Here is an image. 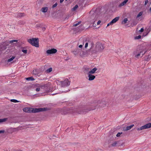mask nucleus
Returning a JSON list of instances; mask_svg holds the SVG:
<instances>
[{
    "instance_id": "f257e3e1",
    "label": "nucleus",
    "mask_w": 151,
    "mask_h": 151,
    "mask_svg": "<svg viewBox=\"0 0 151 151\" xmlns=\"http://www.w3.org/2000/svg\"><path fill=\"white\" fill-rule=\"evenodd\" d=\"M106 102L104 101H96L87 104L82 106L76 110V112L78 114H86L89 111L95 110L99 107L103 108L106 106Z\"/></svg>"
},
{
    "instance_id": "f03ea898",
    "label": "nucleus",
    "mask_w": 151,
    "mask_h": 151,
    "mask_svg": "<svg viewBox=\"0 0 151 151\" xmlns=\"http://www.w3.org/2000/svg\"><path fill=\"white\" fill-rule=\"evenodd\" d=\"M104 49V45L100 42H97L96 43L95 46H94L93 44L92 45L89 50V54L92 55L93 54H96L101 52Z\"/></svg>"
},
{
    "instance_id": "7ed1b4c3",
    "label": "nucleus",
    "mask_w": 151,
    "mask_h": 151,
    "mask_svg": "<svg viewBox=\"0 0 151 151\" xmlns=\"http://www.w3.org/2000/svg\"><path fill=\"white\" fill-rule=\"evenodd\" d=\"M147 51L144 50V49L141 47H139L134 52V54L135 55V57L138 58L141 54H142V56L144 55Z\"/></svg>"
},
{
    "instance_id": "20e7f679",
    "label": "nucleus",
    "mask_w": 151,
    "mask_h": 151,
    "mask_svg": "<svg viewBox=\"0 0 151 151\" xmlns=\"http://www.w3.org/2000/svg\"><path fill=\"white\" fill-rule=\"evenodd\" d=\"M28 41L33 46L36 47H39V40L38 38H32L28 40Z\"/></svg>"
},
{
    "instance_id": "39448f33",
    "label": "nucleus",
    "mask_w": 151,
    "mask_h": 151,
    "mask_svg": "<svg viewBox=\"0 0 151 151\" xmlns=\"http://www.w3.org/2000/svg\"><path fill=\"white\" fill-rule=\"evenodd\" d=\"M49 109V108H32V109H31V113H36L40 112H42L47 111Z\"/></svg>"
},
{
    "instance_id": "423d86ee",
    "label": "nucleus",
    "mask_w": 151,
    "mask_h": 151,
    "mask_svg": "<svg viewBox=\"0 0 151 151\" xmlns=\"http://www.w3.org/2000/svg\"><path fill=\"white\" fill-rule=\"evenodd\" d=\"M91 16V18L93 20V22L94 23L96 20H97L98 17V15L97 13L96 12H94L93 11H91L90 12Z\"/></svg>"
},
{
    "instance_id": "0eeeda50",
    "label": "nucleus",
    "mask_w": 151,
    "mask_h": 151,
    "mask_svg": "<svg viewBox=\"0 0 151 151\" xmlns=\"http://www.w3.org/2000/svg\"><path fill=\"white\" fill-rule=\"evenodd\" d=\"M150 127H151V123H149L142 126L140 128H137V131H139V130H142L144 129H148Z\"/></svg>"
},
{
    "instance_id": "6e6552de",
    "label": "nucleus",
    "mask_w": 151,
    "mask_h": 151,
    "mask_svg": "<svg viewBox=\"0 0 151 151\" xmlns=\"http://www.w3.org/2000/svg\"><path fill=\"white\" fill-rule=\"evenodd\" d=\"M9 45V42H3L0 44V48L2 50H5L7 46Z\"/></svg>"
},
{
    "instance_id": "1a4fd4ad",
    "label": "nucleus",
    "mask_w": 151,
    "mask_h": 151,
    "mask_svg": "<svg viewBox=\"0 0 151 151\" xmlns=\"http://www.w3.org/2000/svg\"><path fill=\"white\" fill-rule=\"evenodd\" d=\"M61 84L62 86H67L70 84V82L68 81V79H65L63 81L61 82Z\"/></svg>"
},
{
    "instance_id": "9d476101",
    "label": "nucleus",
    "mask_w": 151,
    "mask_h": 151,
    "mask_svg": "<svg viewBox=\"0 0 151 151\" xmlns=\"http://www.w3.org/2000/svg\"><path fill=\"white\" fill-rule=\"evenodd\" d=\"M57 50L55 48H52L50 50H47L46 51V53L48 54V55L49 54H53L56 53L57 52Z\"/></svg>"
},
{
    "instance_id": "9b49d317",
    "label": "nucleus",
    "mask_w": 151,
    "mask_h": 151,
    "mask_svg": "<svg viewBox=\"0 0 151 151\" xmlns=\"http://www.w3.org/2000/svg\"><path fill=\"white\" fill-rule=\"evenodd\" d=\"M114 136L113 133H112L111 134H110L109 136L110 139L108 141V144L111 143L114 139Z\"/></svg>"
},
{
    "instance_id": "f8f14e48",
    "label": "nucleus",
    "mask_w": 151,
    "mask_h": 151,
    "mask_svg": "<svg viewBox=\"0 0 151 151\" xmlns=\"http://www.w3.org/2000/svg\"><path fill=\"white\" fill-rule=\"evenodd\" d=\"M88 80L89 81H92L96 77V76L93 75H92V74L88 73Z\"/></svg>"
},
{
    "instance_id": "ddd939ff",
    "label": "nucleus",
    "mask_w": 151,
    "mask_h": 151,
    "mask_svg": "<svg viewBox=\"0 0 151 151\" xmlns=\"http://www.w3.org/2000/svg\"><path fill=\"white\" fill-rule=\"evenodd\" d=\"M120 141H115L112 143L111 144V145L112 147H116L117 146H120L119 144Z\"/></svg>"
},
{
    "instance_id": "4468645a",
    "label": "nucleus",
    "mask_w": 151,
    "mask_h": 151,
    "mask_svg": "<svg viewBox=\"0 0 151 151\" xmlns=\"http://www.w3.org/2000/svg\"><path fill=\"white\" fill-rule=\"evenodd\" d=\"M32 108L26 107L23 109V111L26 112L31 113V109Z\"/></svg>"
},
{
    "instance_id": "2eb2a0df",
    "label": "nucleus",
    "mask_w": 151,
    "mask_h": 151,
    "mask_svg": "<svg viewBox=\"0 0 151 151\" xmlns=\"http://www.w3.org/2000/svg\"><path fill=\"white\" fill-rule=\"evenodd\" d=\"M124 98L127 101H129L131 100V99H132V94H130L129 95V96H125L124 97Z\"/></svg>"
},
{
    "instance_id": "dca6fc26",
    "label": "nucleus",
    "mask_w": 151,
    "mask_h": 151,
    "mask_svg": "<svg viewBox=\"0 0 151 151\" xmlns=\"http://www.w3.org/2000/svg\"><path fill=\"white\" fill-rule=\"evenodd\" d=\"M134 126V125L133 124L129 126H127L125 128V129L124 128L123 130L124 131H127L130 129Z\"/></svg>"
},
{
    "instance_id": "f3484780",
    "label": "nucleus",
    "mask_w": 151,
    "mask_h": 151,
    "mask_svg": "<svg viewBox=\"0 0 151 151\" xmlns=\"http://www.w3.org/2000/svg\"><path fill=\"white\" fill-rule=\"evenodd\" d=\"M89 38H87L85 39V40H84V42H86L85 45V48H86L87 47L88 45V42H89Z\"/></svg>"
},
{
    "instance_id": "a211bd4d",
    "label": "nucleus",
    "mask_w": 151,
    "mask_h": 151,
    "mask_svg": "<svg viewBox=\"0 0 151 151\" xmlns=\"http://www.w3.org/2000/svg\"><path fill=\"white\" fill-rule=\"evenodd\" d=\"M49 86V84L48 83L46 84L42 85L41 84V88L43 89H47Z\"/></svg>"
},
{
    "instance_id": "6ab92c4d",
    "label": "nucleus",
    "mask_w": 151,
    "mask_h": 151,
    "mask_svg": "<svg viewBox=\"0 0 151 151\" xmlns=\"http://www.w3.org/2000/svg\"><path fill=\"white\" fill-rule=\"evenodd\" d=\"M48 9V7H42L41 9V11L43 13L46 12Z\"/></svg>"
},
{
    "instance_id": "aec40b11",
    "label": "nucleus",
    "mask_w": 151,
    "mask_h": 151,
    "mask_svg": "<svg viewBox=\"0 0 151 151\" xmlns=\"http://www.w3.org/2000/svg\"><path fill=\"white\" fill-rule=\"evenodd\" d=\"M97 69L96 68H93L91 70L89 71L88 73H89L90 74H94L96 72V71L97 70Z\"/></svg>"
},
{
    "instance_id": "412c9836",
    "label": "nucleus",
    "mask_w": 151,
    "mask_h": 151,
    "mask_svg": "<svg viewBox=\"0 0 151 151\" xmlns=\"http://www.w3.org/2000/svg\"><path fill=\"white\" fill-rule=\"evenodd\" d=\"M119 17H116L111 21V23H112L113 24L114 23H116L117 21L119 20Z\"/></svg>"
},
{
    "instance_id": "4be33fe9",
    "label": "nucleus",
    "mask_w": 151,
    "mask_h": 151,
    "mask_svg": "<svg viewBox=\"0 0 151 151\" xmlns=\"http://www.w3.org/2000/svg\"><path fill=\"white\" fill-rule=\"evenodd\" d=\"M79 52V50L78 48L75 49L73 51H72L73 53L75 55H77L78 54Z\"/></svg>"
},
{
    "instance_id": "5701e85b",
    "label": "nucleus",
    "mask_w": 151,
    "mask_h": 151,
    "mask_svg": "<svg viewBox=\"0 0 151 151\" xmlns=\"http://www.w3.org/2000/svg\"><path fill=\"white\" fill-rule=\"evenodd\" d=\"M128 0H124V1H123L119 5V7H121L124 5L128 1Z\"/></svg>"
},
{
    "instance_id": "b1692460",
    "label": "nucleus",
    "mask_w": 151,
    "mask_h": 151,
    "mask_svg": "<svg viewBox=\"0 0 151 151\" xmlns=\"http://www.w3.org/2000/svg\"><path fill=\"white\" fill-rule=\"evenodd\" d=\"M78 29L79 31H82L84 29V27L83 25H81L79 26Z\"/></svg>"
},
{
    "instance_id": "393cba45",
    "label": "nucleus",
    "mask_w": 151,
    "mask_h": 151,
    "mask_svg": "<svg viewBox=\"0 0 151 151\" xmlns=\"http://www.w3.org/2000/svg\"><path fill=\"white\" fill-rule=\"evenodd\" d=\"M26 80L27 81H29L30 80L33 81L35 80V79L32 77H30L25 78Z\"/></svg>"
},
{
    "instance_id": "a878e982",
    "label": "nucleus",
    "mask_w": 151,
    "mask_h": 151,
    "mask_svg": "<svg viewBox=\"0 0 151 151\" xmlns=\"http://www.w3.org/2000/svg\"><path fill=\"white\" fill-rule=\"evenodd\" d=\"M128 21L127 18H125L123 20L122 22V24H124L127 23V21Z\"/></svg>"
},
{
    "instance_id": "bb28decb",
    "label": "nucleus",
    "mask_w": 151,
    "mask_h": 151,
    "mask_svg": "<svg viewBox=\"0 0 151 151\" xmlns=\"http://www.w3.org/2000/svg\"><path fill=\"white\" fill-rule=\"evenodd\" d=\"M25 15L24 13H19L17 14V17H21L24 16Z\"/></svg>"
},
{
    "instance_id": "cd10ccee",
    "label": "nucleus",
    "mask_w": 151,
    "mask_h": 151,
    "mask_svg": "<svg viewBox=\"0 0 151 151\" xmlns=\"http://www.w3.org/2000/svg\"><path fill=\"white\" fill-rule=\"evenodd\" d=\"M7 118H4L2 119H0V123H2L3 122H4L7 121Z\"/></svg>"
},
{
    "instance_id": "c85d7f7f",
    "label": "nucleus",
    "mask_w": 151,
    "mask_h": 151,
    "mask_svg": "<svg viewBox=\"0 0 151 151\" xmlns=\"http://www.w3.org/2000/svg\"><path fill=\"white\" fill-rule=\"evenodd\" d=\"M85 71L86 72H89V71H90V70H91L90 68H88L87 67H86L84 68Z\"/></svg>"
},
{
    "instance_id": "c756f323",
    "label": "nucleus",
    "mask_w": 151,
    "mask_h": 151,
    "mask_svg": "<svg viewBox=\"0 0 151 151\" xmlns=\"http://www.w3.org/2000/svg\"><path fill=\"white\" fill-rule=\"evenodd\" d=\"M15 58V56H12L11 58L8 59V60H7V61L9 62H10L12 61V60H13V59H14Z\"/></svg>"
},
{
    "instance_id": "7c9ffc66",
    "label": "nucleus",
    "mask_w": 151,
    "mask_h": 151,
    "mask_svg": "<svg viewBox=\"0 0 151 151\" xmlns=\"http://www.w3.org/2000/svg\"><path fill=\"white\" fill-rule=\"evenodd\" d=\"M52 68H50L46 70V71L47 73H49L52 71Z\"/></svg>"
},
{
    "instance_id": "2f4dec72",
    "label": "nucleus",
    "mask_w": 151,
    "mask_h": 151,
    "mask_svg": "<svg viewBox=\"0 0 151 151\" xmlns=\"http://www.w3.org/2000/svg\"><path fill=\"white\" fill-rule=\"evenodd\" d=\"M143 12H139L137 16V18H138L141 16L143 14Z\"/></svg>"
},
{
    "instance_id": "473e14b6",
    "label": "nucleus",
    "mask_w": 151,
    "mask_h": 151,
    "mask_svg": "<svg viewBox=\"0 0 151 151\" xmlns=\"http://www.w3.org/2000/svg\"><path fill=\"white\" fill-rule=\"evenodd\" d=\"M81 23V21H80L79 22H77V23L75 24H74L73 26H74V27L77 26L78 25H79V24H80Z\"/></svg>"
},
{
    "instance_id": "72a5a7b5",
    "label": "nucleus",
    "mask_w": 151,
    "mask_h": 151,
    "mask_svg": "<svg viewBox=\"0 0 151 151\" xmlns=\"http://www.w3.org/2000/svg\"><path fill=\"white\" fill-rule=\"evenodd\" d=\"M18 42V40H13L10 41H9V43H10L11 44V43H13L14 42Z\"/></svg>"
},
{
    "instance_id": "f704fd0d",
    "label": "nucleus",
    "mask_w": 151,
    "mask_h": 151,
    "mask_svg": "<svg viewBox=\"0 0 151 151\" xmlns=\"http://www.w3.org/2000/svg\"><path fill=\"white\" fill-rule=\"evenodd\" d=\"M78 7V6L77 5H76L72 9L73 11H75Z\"/></svg>"
},
{
    "instance_id": "c9c22d12",
    "label": "nucleus",
    "mask_w": 151,
    "mask_h": 151,
    "mask_svg": "<svg viewBox=\"0 0 151 151\" xmlns=\"http://www.w3.org/2000/svg\"><path fill=\"white\" fill-rule=\"evenodd\" d=\"M11 102H14V103H17V102H19V101H18V100H16V99H12L11 100Z\"/></svg>"
},
{
    "instance_id": "e433bc0d",
    "label": "nucleus",
    "mask_w": 151,
    "mask_h": 151,
    "mask_svg": "<svg viewBox=\"0 0 151 151\" xmlns=\"http://www.w3.org/2000/svg\"><path fill=\"white\" fill-rule=\"evenodd\" d=\"M141 37V36L140 35H139L135 37H134V39L135 40H137L139 39H140Z\"/></svg>"
},
{
    "instance_id": "4c0bfd02",
    "label": "nucleus",
    "mask_w": 151,
    "mask_h": 151,
    "mask_svg": "<svg viewBox=\"0 0 151 151\" xmlns=\"http://www.w3.org/2000/svg\"><path fill=\"white\" fill-rule=\"evenodd\" d=\"M35 86L36 87H40L41 86V84L36 83L35 84Z\"/></svg>"
},
{
    "instance_id": "58836bf2",
    "label": "nucleus",
    "mask_w": 151,
    "mask_h": 151,
    "mask_svg": "<svg viewBox=\"0 0 151 151\" xmlns=\"http://www.w3.org/2000/svg\"><path fill=\"white\" fill-rule=\"evenodd\" d=\"M122 134V132H118L116 135L117 137H119L120 136L121 134Z\"/></svg>"
},
{
    "instance_id": "ea45409f",
    "label": "nucleus",
    "mask_w": 151,
    "mask_h": 151,
    "mask_svg": "<svg viewBox=\"0 0 151 151\" xmlns=\"http://www.w3.org/2000/svg\"><path fill=\"white\" fill-rule=\"evenodd\" d=\"M22 52H23L24 53H27V50H24V49H23V50H22Z\"/></svg>"
},
{
    "instance_id": "a19ab883",
    "label": "nucleus",
    "mask_w": 151,
    "mask_h": 151,
    "mask_svg": "<svg viewBox=\"0 0 151 151\" xmlns=\"http://www.w3.org/2000/svg\"><path fill=\"white\" fill-rule=\"evenodd\" d=\"M57 5V3L55 4L54 5H53L52 6V8H54L55 7H56Z\"/></svg>"
},
{
    "instance_id": "79ce46f5",
    "label": "nucleus",
    "mask_w": 151,
    "mask_h": 151,
    "mask_svg": "<svg viewBox=\"0 0 151 151\" xmlns=\"http://www.w3.org/2000/svg\"><path fill=\"white\" fill-rule=\"evenodd\" d=\"M113 23H111V21L110 22H109V23H108L107 25V27H108L110 25H112L113 24Z\"/></svg>"
},
{
    "instance_id": "37998d69",
    "label": "nucleus",
    "mask_w": 151,
    "mask_h": 151,
    "mask_svg": "<svg viewBox=\"0 0 151 151\" xmlns=\"http://www.w3.org/2000/svg\"><path fill=\"white\" fill-rule=\"evenodd\" d=\"M43 2V1L42 0H39L38 1V4H42Z\"/></svg>"
},
{
    "instance_id": "c03bdc74",
    "label": "nucleus",
    "mask_w": 151,
    "mask_h": 151,
    "mask_svg": "<svg viewBox=\"0 0 151 151\" xmlns=\"http://www.w3.org/2000/svg\"><path fill=\"white\" fill-rule=\"evenodd\" d=\"M40 88H37L36 89V91H40Z\"/></svg>"
},
{
    "instance_id": "a18cd8bd",
    "label": "nucleus",
    "mask_w": 151,
    "mask_h": 151,
    "mask_svg": "<svg viewBox=\"0 0 151 151\" xmlns=\"http://www.w3.org/2000/svg\"><path fill=\"white\" fill-rule=\"evenodd\" d=\"M5 131L4 130H0V134L4 133Z\"/></svg>"
},
{
    "instance_id": "49530a36",
    "label": "nucleus",
    "mask_w": 151,
    "mask_h": 151,
    "mask_svg": "<svg viewBox=\"0 0 151 151\" xmlns=\"http://www.w3.org/2000/svg\"><path fill=\"white\" fill-rule=\"evenodd\" d=\"M144 31L143 28H141V29L139 30V32H142Z\"/></svg>"
},
{
    "instance_id": "de8ad7c7",
    "label": "nucleus",
    "mask_w": 151,
    "mask_h": 151,
    "mask_svg": "<svg viewBox=\"0 0 151 151\" xmlns=\"http://www.w3.org/2000/svg\"><path fill=\"white\" fill-rule=\"evenodd\" d=\"M148 0H146L145 1V5H146L148 3Z\"/></svg>"
},
{
    "instance_id": "09e8293b",
    "label": "nucleus",
    "mask_w": 151,
    "mask_h": 151,
    "mask_svg": "<svg viewBox=\"0 0 151 151\" xmlns=\"http://www.w3.org/2000/svg\"><path fill=\"white\" fill-rule=\"evenodd\" d=\"M146 58H146L145 59V60L146 61H148V60H149V56H147Z\"/></svg>"
},
{
    "instance_id": "8fccbe9b",
    "label": "nucleus",
    "mask_w": 151,
    "mask_h": 151,
    "mask_svg": "<svg viewBox=\"0 0 151 151\" xmlns=\"http://www.w3.org/2000/svg\"><path fill=\"white\" fill-rule=\"evenodd\" d=\"M101 20H99L97 22V24L98 25V24H99L101 22Z\"/></svg>"
},
{
    "instance_id": "3c124183",
    "label": "nucleus",
    "mask_w": 151,
    "mask_h": 151,
    "mask_svg": "<svg viewBox=\"0 0 151 151\" xmlns=\"http://www.w3.org/2000/svg\"><path fill=\"white\" fill-rule=\"evenodd\" d=\"M69 18V15H68L65 18V19H68Z\"/></svg>"
},
{
    "instance_id": "603ef678",
    "label": "nucleus",
    "mask_w": 151,
    "mask_h": 151,
    "mask_svg": "<svg viewBox=\"0 0 151 151\" xmlns=\"http://www.w3.org/2000/svg\"><path fill=\"white\" fill-rule=\"evenodd\" d=\"M82 46H83V45H81L79 46L78 47L79 48H82Z\"/></svg>"
},
{
    "instance_id": "864d4df0",
    "label": "nucleus",
    "mask_w": 151,
    "mask_h": 151,
    "mask_svg": "<svg viewBox=\"0 0 151 151\" xmlns=\"http://www.w3.org/2000/svg\"><path fill=\"white\" fill-rule=\"evenodd\" d=\"M64 0H60V3H62V2H63V1H64Z\"/></svg>"
},
{
    "instance_id": "5fc2aeb1",
    "label": "nucleus",
    "mask_w": 151,
    "mask_h": 151,
    "mask_svg": "<svg viewBox=\"0 0 151 151\" xmlns=\"http://www.w3.org/2000/svg\"><path fill=\"white\" fill-rule=\"evenodd\" d=\"M83 55H82V56H83L84 55H85V53L83 52Z\"/></svg>"
},
{
    "instance_id": "6e6d98bb",
    "label": "nucleus",
    "mask_w": 151,
    "mask_h": 151,
    "mask_svg": "<svg viewBox=\"0 0 151 151\" xmlns=\"http://www.w3.org/2000/svg\"><path fill=\"white\" fill-rule=\"evenodd\" d=\"M45 29V27H44L43 28V29Z\"/></svg>"
},
{
    "instance_id": "4d7b16f0",
    "label": "nucleus",
    "mask_w": 151,
    "mask_h": 151,
    "mask_svg": "<svg viewBox=\"0 0 151 151\" xmlns=\"http://www.w3.org/2000/svg\"><path fill=\"white\" fill-rule=\"evenodd\" d=\"M33 72H34V70H33Z\"/></svg>"
},
{
    "instance_id": "13d9d810",
    "label": "nucleus",
    "mask_w": 151,
    "mask_h": 151,
    "mask_svg": "<svg viewBox=\"0 0 151 151\" xmlns=\"http://www.w3.org/2000/svg\"><path fill=\"white\" fill-rule=\"evenodd\" d=\"M65 0L66 1H67L68 0Z\"/></svg>"
}]
</instances>
